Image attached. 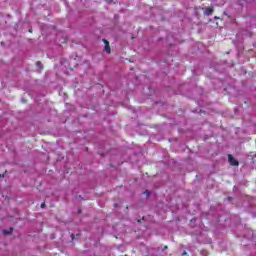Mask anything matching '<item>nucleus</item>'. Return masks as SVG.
<instances>
[{
    "instance_id": "20e7f679",
    "label": "nucleus",
    "mask_w": 256,
    "mask_h": 256,
    "mask_svg": "<svg viewBox=\"0 0 256 256\" xmlns=\"http://www.w3.org/2000/svg\"><path fill=\"white\" fill-rule=\"evenodd\" d=\"M4 235H11L13 233V228H10L9 231L3 230Z\"/></svg>"
},
{
    "instance_id": "39448f33",
    "label": "nucleus",
    "mask_w": 256,
    "mask_h": 256,
    "mask_svg": "<svg viewBox=\"0 0 256 256\" xmlns=\"http://www.w3.org/2000/svg\"><path fill=\"white\" fill-rule=\"evenodd\" d=\"M144 193L147 195V197L151 195V193L148 190H145Z\"/></svg>"
},
{
    "instance_id": "7ed1b4c3",
    "label": "nucleus",
    "mask_w": 256,
    "mask_h": 256,
    "mask_svg": "<svg viewBox=\"0 0 256 256\" xmlns=\"http://www.w3.org/2000/svg\"><path fill=\"white\" fill-rule=\"evenodd\" d=\"M214 11L215 10L213 8L207 7V8L204 9L203 14L206 15V17H209V15H213Z\"/></svg>"
},
{
    "instance_id": "9d476101",
    "label": "nucleus",
    "mask_w": 256,
    "mask_h": 256,
    "mask_svg": "<svg viewBox=\"0 0 256 256\" xmlns=\"http://www.w3.org/2000/svg\"><path fill=\"white\" fill-rule=\"evenodd\" d=\"M71 237H72V239H75V235L74 234H71Z\"/></svg>"
},
{
    "instance_id": "f03ea898",
    "label": "nucleus",
    "mask_w": 256,
    "mask_h": 256,
    "mask_svg": "<svg viewBox=\"0 0 256 256\" xmlns=\"http://www.w3.org/2000/svg\"><path fill=\"white\" fill-rule=\"evenodd\" d=\"M103 43L105 44L104 51L106 53H111V46L109 45V41L107 39H103Z\"/></svg>"
},
{
    "instance_id": "f257e3e1",
    "label": "nucleus",
    "mask_w": 256,
    "mask_h": 256,
    "mask_svg": "<svg viewBox=\"0 0 256 256\" xmlns=\"http://www.w3.org/2000/svg\"><path fill=\"white\" fill-rule=\"evenodd\" d=\"M228 162L230 163V165H232V167H238L239 165V161L235 160V158L231 154L228 155Z\"/></svg>"
},
{
    "instance_id": "1a4fd4ad",
    "label": "nucleus",
    "mask_w": 256,
    "mask_h": 256,
    "mask_svg": "<svg viewBox=\"0 0 256 256\" xmlns=\"http://www.w3.org/2000/svg\"><path fill=\"white\" fill-rule=\"evenodd\" d=\"M5 177V174H0V179H3Z\"/></svg>"
},
{
    "instance_id": "6e6552de",
    "label": "nucleus",
    "mask_w": 256,
    "mask_h": 256,
    "mask_svg": "<svg viewBox=\"0 0 256 256\" xmlns=\"http://www.w3.org/2000/svg\"><path fill=\"white\" fill-rule=\"evenodd\" d=\"M37 67H41V62H36Z\"/></svg>"
},
{
    "instance_id": "423d86ee",
    "label": "nucleus",
    "mask_w": 256,
    "mask_h": 256,
    "mask_svg": "<svg viewBox=\"0 0 256 256\" xmlns=\"http://www.w3.org/2000/svg\"><path fill=\"white\" fill-rule=\"evenodd\" d=\"M107 3H115L117 0H106Z\"/></svg>"
},
{
    "instance_id": "0eeeda50",
    "label": "nucleus",
    "mask_w": 256,
    "mask_h": 256,
    "mask_svg": "<svg viewBox=\"0 0 256 256\" xmlns=\"http://www.w3.org/2000/svg\"><path fill=\"white\" fill-rule=\"evenodd\" d=\"M41 209H45V202L40 205Z\"/></svg>"
}]
</instances>
